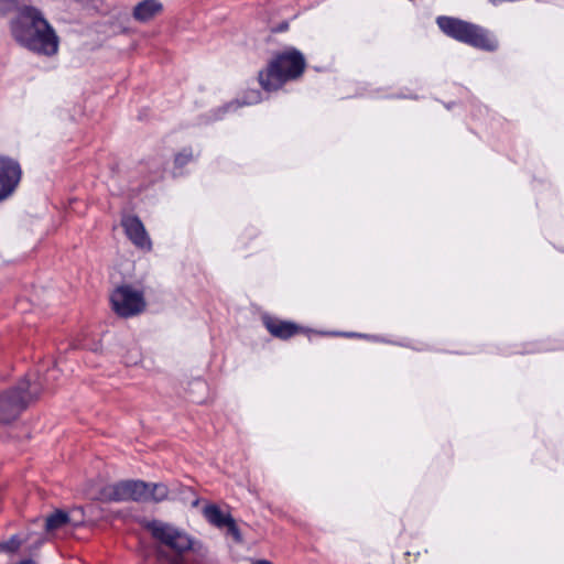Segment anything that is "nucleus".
<instances>
[{
  "instance_id": "nucleus-16",
  "label": "nucleus",
  "mask_w": 564,
  "mask_h": 564,
  "mask_svg": "<svg viewBox=\"0 0 564 564\" xmlns=\"http://www.w3.org/2000/svg\"><path fill=\"white\" fill-rule=\"evenodd\" d=\"M148 487V501L161 502L167 499L170 490L165 484L150 482Z\"/></svg>"
},
{
  "instance_id": "nucleus-11",
  "label": "nucleus",
  "mask_w": 564,
  "mask_h": 564,
  "mask_svg": "<svg viewBox=\"0 0 564 564\" xmlns=\"http://www.w3.org/2000/svg\"><path fill=\"white\" fill-rule=\"evenodd\" d=\"M164 10L160 0H142L132 10V17L140 23H148L160 15Z\"/></svg>"
},
{
  "instance_id": "nucleus-8",
  "label": "nucleus",
  "mask_w": 564,
  "mask_h": 564,
  "mask_svg": "<svg viewBox=\"0 0 564 564\" xmlns=\"http://www.w3.org/2000/svg\"><path fill=\"white\" fill-rule=\"evenodd\" d=\"M203 516L212 525L220 530L225 529L236 542L242 541L240 530L230 512L221 510L215 503H209L204 507Z\"/></svg>"
},
{
  "instance_id": "nucleus-3",
  "label": "nucleus",
  "mask_w": 564,
  "mask_h": 564,
  "mask_svg": "<svg viewBox=\"0 0 564 564\" xmlns=\"http://www.w3.org/2000/svg\"><path fill=\"white\" fill-rule=\"evenodd\" d=\"M436 24L443 34L457 42L487 52L498 48L496 37L480 25L448 15L437 17Z\"/></svg>"
},
{
  "instance_id": "nucleus-9",
  "label": "nucleus",
  "mask_w": 564,
  "mask_h": 564,
  "mask_svg": "<svg viewBox=\"0 0 564 564\" xmlns=\"http://www.w3.org/2000/svg\"><path fill=\"white\" fill-rule=\"evenodd\" d=\"M121 226L128 239L138 248L144 251L152 249V241L138 216L128 215L121 219Z\"/></svg>"
},
{
  "instance_id": "nucleus-10",
  "label": "nucleus",
  "mask_w": 564,
  "mask_h": 564,
  "mask_svg": "<svg viewBox=\"0 0 564 564\" xmlns=\"http://www.w3.org/2000/svg\"><path fill=\"white\" fill-rule=\"evenodd\" d=\"M267 330L275 338L286 340L304 332V328L291 321L265 315L262 318Z\"/></svg>"
},
{
  "instance_id": "nucleus-21",
  "label": "nucleus",
  "mask_w": 564,
  "mask_h": 564,
  "mask_svg": "<svg viewBox=\"0 0 564 564\" xmlns=\"http://www.w3.org/2000/svg\"><path fill=\"white\" fill-rule=\"evenodd\" d=\"M18 564H37V563L35 561H33V560H23V561H21Z\"/></svg>"
},
{
  "instance_id": "nucleus-2",
  "label": "nucleus",
  "mask_w": 564,
  "mask_h": 564,
  "mask_svg": "<svg viewBox=\"0 0 564 564\" xmlns=\"http://www.w3.org/2000/svg\"><path fill=\"white\" fill-rule=\"evenodd\" d=\"M306 69V59L301 51L288 47L272 55L267 66L258 74L261 88L265 91H276L286 83L302 77Z\"/></svg>"
},
{
  "instance_id": "nucleus-18",
  "label": "nucleus",
  "mask_w": 564,
  "mask_h": 564,
  "mask_svg": "<svg viewBox=\"0 0 564 564\" xmlns=\"http://www.w3.org/2000/svg\"><path fill=\"white\" fill-rule=\"evenodd\" d=\"M26 540V538H22L20 534H13L9 540L0 543V552L15 553Z\"/></svg>"
},
{
  "instance_id": "nucleus-4",
  "label": "nucleus",
  "mask_w": 564,
  "mask_h": 564,
  "mask_svg": "<svg viewBox=\"0 0 564 564\" xmlns=\"http://www.w3.org/2000/svg\"><path fill=\"white\" fill-rule=\"evenodd\" d=\"M41 392L40 383L23 379L15 387L0 393V423L7 424L17 420Z\"/></svg>"
},
{
  "instance_id": "nucleus-12",
  "label": "nucleus",
  "mask_w": 564,
  "mask_h": 564,
  "mask_svg": "<svg viewBox=\"0 0 564 564\" xmlns=\"http://www.w3.org/2000/svg\"><path fill=\"white\" fill-rule=\"evenodd\" d=\"M100 500L105 502L129 501L127 480H121L104 487L100 490Z\"/></svg>"
},
{
  "instance_id": "nucleus-13",
  "label": "nucleus",
  "mask_w": 564,
  "mask_h": 564,
  "mask_svg": "<svg viewBox=\"0 0 564 564\" xmlns=\"http://www.w3.org/2000/svg\"><path fill=\"white\" fill-rule=\"evenodd\" d=\"M128 486V499L130 501L135 502H145L148 501V487L151 486L150 482L139 480V479H129L127 480Z\"/></svg>"
},
{
  "instance_id": "nucleus-19",
  "label": "nucleus",
  "mask_w": 564,
  "mask_h": 564,
  "mask_svg": "<svg viewBox=\"0 0 564 564\" xmlns=\"http://www.w3.org/2000/svg\"><path fill=\"white\" fill-rule=\"evenodd\" d=\"M194 160L193 149L191 147L182 149L175 154L174 165L178 169L184 167Z\"/></svg>"
},
{
  "instance_id": "nucleus-22",
  "label": "nucleus",
  "mask_w": 564,
  "mask_h": 564,
  "mask_svg": "<svg viewBox=\"0 0 564 564\" xmlns=\"http://www.w3.org/2000/svg\"><path fill=\"white\" fill-rule=\"evenodd\" d=\"M254 564H272L269 561H258Z\"/></svg>"
},
{
  "instance_id": "nucleus-5",
  "label": "nucleus",
  "mask_w": 564,
  "mask_h": 564,
  "mask_svg": "<svg viewBox=\"0 0 564 564\" xmlns=\"http://www.w3.org/2000/svg\"><path fill=\"white\" fill-rule=\"evenodd\" d=\"M144 528L161 546L171 550L172 555L184 557V554L195 547V539L172 523L154 519L148 521Z\"/></svg>"
},
{
  "instance_id": "nucleus-14",
  "label": "nucleus",
  "mask_w": 564,
  "mask_h": 564,
  "mask_svg": "<svg viewBox=\"0 0 564 564\" xmlns=\"http://www.w3.org/2000/svg\"><path fill=\"white\" fill-rule=\"evenodd\" d=\"M70 522L69 514L63 510H55L45 520V529L47 531H54L63 528Z\"/></svg>"
},
{
  "instance_id": "nucleus-6",
  "label": "nucleus",
  "mask_w": 564,
  "mask_h": 564,
  "mask_svg": "<svg viewBox=\"0 0 564 564\" xmlns=\"http://www.w3.org/2000/svg\"><path fill=\"white\" fill-rule=\"evenodd\" d=\"M111 310L122 318H130L143 313L147 308L144 294L130 284H121L112 290L109 296Z\"/></svg>"
},
{
  "instance_id": "nucleus-7",
  "label": "nucleus",
  "mask_w": 564,
  "mask_h": 564,
  "mask_svg": "<svg viewBox=\"0 0 564 564\" xmlns=\"http://www.w3.org/2000/svg\"><path fill=\"white\" fill-rule=\"evenodd\" d=\"M22 167L18 160L0 155V202L8 199L18 188Z\"/></svg>"
},
{
  "instance_id": "nucleus-17",
  "label": "nucleus",
  "mask_w": 564,
  "mask_h": 564,
  "mask_svg": "<svg viewBox=\"0 0 564 564\" xmlns=\"http://www.w3.org/2000/svg\"><path fill=\"white\" fill-rule=\"evenodd\" d=\"M155 560L158 564H184V557L172 555L161 546L155 550Z\"/></svg>"
},
{
  "instance_id": "nucleus-1",
  "label": "nucleus",
  "mask_w": 564,
  "mask_h": 564,
  "mask_svg": "<svg viewBox=\"0 0 564 564\" xmlns=\"http://www.w3.org/2000/svg\"><path fill=\"white\" fill-rule=\"evenodd\" d=\"M10 31L21 46L44 56L57 54L59 37L43 12L33 6L19 8L10 22Z\"/></svg>"
},
{
  "instance_id": "nucleus-15",
  "label": "nucleus",
  "mask_w": 564,
  "mask_h": 564,
  "mask_svg": "<svg viewBox=\"0 0 564 564\" xmlns=\"http://www.w3.org/2000/svg\"><path fill=\"white\" fill-rule=\"evenodd\" d=\"M252 95H253L252 98H249V99L243 98L242 100H232V101L224 105L223 107H219L217 109V117L221 118L226 112H228L230 110H237L242 106L258 102L260 100V93L253 91Z\"/></svg>"
},
{
  "instance_id": "nucleus-20",
  "label": "nucleus",
  "mask_w": 564,
  "mask_h": 564,
  "mask_svg": "<svg viewBox=\"0 0 564 564\" xmlns=\"http://www.w3.org/2000/svg\"><path fill=\"white\" fill-rule=\"evenodd\" d=\"M18 7L17 0H0V14L13 11Z\"/></svg>"
}]
</instances>
